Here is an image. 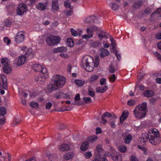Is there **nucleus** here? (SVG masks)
Segmentation results:
<instances>
[{
    "instance_id": "1",
    "label": "nucleus",
    "mask_w": 161,
    "mask_h": 161,
    "mask_svg": "<svg viewBox=\"0 0 161 161\" xmlns=\"http://www.w3.org/2000/svg\"><path fill=\"white\" fill-rule=\"evenodd\" d=\"M148 140L153 145H156L160 142L161 137L158 130L152 128L148 130L147 134H142L140 138V144L143 145Z\"/></svg>"
},
{
    "instance_id": "2",
    "label": "nucleus",
    "mask_w": 161,
    "mask_h": 161,
    "mask_svg": "<svg viewBox=\"0 0 161 161\" xmlns=\"http://www.w3.org/2000/svg\"><path fill=\"white\" fill-rule=\"evenodd\" d=\"M51 81L47 87V92H51L62 87L65 83L66 79L62 75L56 74L52 76Z\"/></svg>"
},
{
    "instance_id": "3",
    "label": "nucleus",
    "mask_w": 161,
    "mask_h": 161,
    "mask_svg": "<svg viewBox=\"0 0 161 161\" xmlns=\"http://www.w3.org/2000/svg\"><path fill=\"white\" fill-rule=\"evenodd\" d=\"M147 104L144 102L136 106L133 111L135 117L137 119H141L145 116L147 113Z\"/></svg>"
},
{
    "instance_id": "4",
    "label": "nucleus",
    "mask_w": 161,
    "mask_h": 161,
    "mask_svg": "<svg viewBox=\"0 0 161 161\" xmlns=\"http://www.w3.org/2000/svg\"><path fill=\"white\" fill-rule=\"evenodd\" d=\"M93 58L92 57L86 55L82 58L81 65L86 71L91 72L93 71Z\"/></svg>"
},
{
    "instance_id": "5",
    "label": "nucleus",
    "mask_w": 161,
    "mask_h": 161,
    "mask_svg": "<svg viewBox=\"0 0 161 161\" xmlns=\"http://www.w3.org/2000/svg\"><path fill=\"white\" fill-rule=\"evenodd\" d=\"M60 40L59 36L51 35L48 36L46 39L47 44L49 46H53L59 43Z\"/></svg>"
},
{
    "instance_id": "6",
    "label": "nucleus",
    "mask_w": 161,
    "mask_h": 161,
    "mask_svg": "<svg viewBox=\"0 0 161 161\" xmlns=\"http://www.w3.org/2000/svg\"><path fill=\"white\" fill-rule=\"evenodd\" d=\"M103 152L102 146L101 145H98L96 147L95 151V156L96 158L93 161H108L105 157H101V154Z\"/></svg>"
},
{
    "instance_id": "7",
    "label": "nucleus",
    "mask_w": 161,
    "mask_h": 161,
    "mask_svg": "<svg viewBox=\"0 0 161 161\" xmlns=\"http://www.w3.org/2000/svg\"><path fill=\"white\" fill-rule=\"evenodd\" d=\"M25 35L24 33L21 31L18 32L15 37L14 41L17 43H22L24 40Z\"/></svg>"
},
{
    "instance_id": "8",
    "label": "nucleus",
    "mask_w": 161,
    "mask_h": 161,
    "mask_svg": "<svg viewBox=\"0 0 161 161\" xmlns=\"http://www.w3.org/2000/svg\"><path fill=\"white\" fill-rule=\"evenodd\" d=\"M27 10V6L24 3L19 4L17 9V13L18 15H23Z\"/></svg>"
},
{
    "instance_id": "9",
    "label": "nucleus",
    "mask_w": 161,
    "mask_h": 161,
    "mask_svg": "<svg viewBox=\"0 0 161 161\" xmlns=\"http://www.w3.org/2000/svg\"><path fill=\"white\" fill-rule=\"evenodd\" d=\"M93 32L92 29L89 28L86 29V34L83 35L82 38L83 39L87 40L92 37L93 35Z\"/></svg>"
},
{
    "instance_id": "10",
    "label": "nucleus",
    "mask_w": 161,
    "mask_h": 161,
    "mask_svg": "<svg viewBox=\"0 0 161 161\" xmlns=\"http://www.w3.org/2000/svg\"><path fill=\"white\" fill-rule=\"evenodd\" d=\"M0 77L2 80L3 83L2 86L1 83L0 82V88L2 86L4 89L6 90L7 87V81L6 77L2 74L0 75Z\"/></svg>"
},
{
    "instance_id": "11",
    "label": "nucleus",
    "mask_w": 161,
    "mask_h": 161,
    "mask_svg": "<svg viewBox=\"0 0 161 161\" xmlns=\"http://www.w3.org/2000/svg\"><path fill=\"white\" fill-rule=\"evenodd\" d=\"M47 5V3H40L36 5V8L39 10L44 11L46 9Z\"/></svg>"
},
{
    "instance_id": "12",
    "label": "nucleus",
    "mask_w": 161,
    "mask_h": 161,
    "mask_svg": "<svg viewBox=\"0 0 161 161\" xmlns=\"http://www.w3.org/2000/svg\"><path fill=\"white\" fill-rule=\"evenodd\" d=\"M59 8L58 0H53L52 3L51 10L52 11H58Z\"/></svg>"
},
{
    "instance_id": "13",
    "label": "nucleus",
    "mask_w": 161,
    "mask_h": 161,
    "mask_svg": "<svg viewBox=\"0 0 161 161\" xmlns=\"http://www.w3.org/2000/svg\"><path fill=\"white\" fill-rule=\"evenodd\" d=\"M27 58L25 55L20 56L18 58L17 65L20 66L23 64L25 63Z\"/></svg>"
},
{
    "instance_id": "14",
    "label": "nucleus",
    "mask_w": 161,
    "mask_h": 161,
    "mask_svg": "<svg viewBox=\"0 0 161 161\" xmlns=\"http://www.w3.org/2000/svg\"><path fill=\"white\" fill-rule=\"evenodd\" d=\"M109 36V35L108 34L103 31H101V33L98 35V37L101 40L103 38L108 39V38Z\"/></svg>"
},
{
    "instance_id": "15",
    "label": "nucleus",
    "mask_w": 161,
    "mask_h": 161,
    "mask_svg": "<svg viewBox=\"0 0 161 161\" xmlns=\"http://www.w3.org/2000/svg\"><path fill=\"white\" fill-rule=\"evenodd\" d=\"M128 112L127 110L124 111L120 117V121L122 123L127 118L128 115Z\"/></svg>"
},
{
    "instance_id": "16",
    "label": "nucleus",
    "mask_w": 161,
    "mask_h": 161,
    "mask_svg": "<svg viewBox=\"0 0 161 161\" xmlns=\"http://www.w3.org/2000/svg\"><path fill=\"white\" fill-rule=\"evenodd\" d=\"M109 54V51L105 49L102 48L100 49V55L101 58L108 55Z\"/></svg>"
},
{
    "instance_id": "17",
    "label": "nucleus",
    "mask_w": 161,
    "mask_h": 161,
    "mask_svg": "<svg viewBox=\"0 0 161 161\" xmlns=\"http://www.w3.org/2000/svg\"><path fill=\"white\" fill-rule=\"evenodd\" d=\"M59 149L60 151H67L69 149V146L66 144H62L59 147Z\"/></svg>"
},
{
    "instance_id": "18",
    "label": "nucleus",
    "mask_w": 161,
    "mask_h": 161,
    "mask_svg": "<svg viewBox=\"0 0 161 161\" xmlns=\"http://www.w3.org/2000/svg\"><path fill=\"white\" fill-rule=\"evenodd\" d=\"M107 89L108 86H107L103 87H98L96 88V91L97 92L102 93L105 92Z\"/></svg>"
},
{
    "instance_id": "19",
    "label": "nucleus",
    "mask_w": 161,
    "mask_h": 161,
    "mask_svg": "<svg viewBox=\"0 0 161 161\" xmlns=\"http://www.w3.org/2000/svg\"><path fill=\"white\" fill-rule=\"evenodd\" d=\"M154 95V92L151 90H146L143 93L144 96L147 97H151L153 96Z\"/></svg>"
},
{
    "instance_id": "20",
    "label": "nucleus",
    "mask_w": 161,
    "mask_h": 161,
    "mask_svg": "<svg viewBox=\"0 0 161 161\" xmlns=\"http://www.w3.org/2000/svg\"><path fill=\"white\" fill-rule=\"evenodd\" d=\"M32 68L35 71L39 72L41 70L42 66L40 64H35L32 65Z\"/></svg>"
},
{
    "instance_id": "21",
    "label": "nucleus",
    "mask_w": 161,
    "mask_h": 161,
    "mask_svg": "<svg viewBox=\"0 0 161 161\" xmlns=\"http://www.w3.org/2000/svg\"><path fill=\"white\" fill-rule=\"evenodd\" d=\"M89 143L87 142H85L82 144L80 147V149L81 151H85L88 149L89 147Z\"/></svg>"
},
{
    "instance_id": "22",
    "label": "nucleus",
    "mask_w": 161,
    "mask_h": 161,
    "mask_svg": "<svg viewBox=\"0 0 161 161\" xmlns=\"http://www.w3.org/2000/svg\"><path fill=\"white\" fill-rule=\"evenodd\" d=\"M41 75L47 78L48 76V73L47 70L46 68H42L41 72Z\"/></svg>"
},
{
    "instance_id": "23",
    "label": "nucleus",
    "mask_w": 161,
    "mask_h": 161,
    "mask_svg": "<svg viewBox=\"0 0 161 161\" xmlns=\"http://www.w3.org/2000/svg\"><path fill=\"white\" fill-rule=\"evenodd\" d=\"M67 50L66 48L64 47H58L57 48H55L53 50V52L57 53L58 52H64Z\"/></svg>"
},
{
    "instance_id": "24",
    "label": "nucleus",
    "mask_w": 161,
    "mask_h": 161,
    "mask_svg": "<svg viewBox=\"0 0 161 161\" xmlns=\"http://www.w3.org/2000/svg\"><path fill=\"white\" fill-rule=\"evenodd\" d=\"M67 50L66 48L64 47H58L57 48H55L53 50V52L57 53L58 52H64Z\"/></svg>"
},
{
    "instance_id": "25",
    "label": "nucleus",
    "mask_w": 161,
    "mask_h": 161,
    "mask_svg": "<svg viewBox=\"0 0 161 161\" xmlns=\"http://www.w3.org/2000/svg\"><path fill=\"white\" fill-rule=\"evenodd\" d=\"M32 50L31 48H29L26 52L25 55L27 57H30V58L32 57L33 54H32Z\"/></svg>"
},
{
    "instance_id": "26",
    "label": "nucleus",
    "mask_w": 161,
    "mask_h": 161,
    "mask_svg": "<svg viewBox=\"0 0 161 161\" xmlns=\"http://www.w3.org/2000/svg\"><path fill=\"white\" fill-rule=\"evenodd\" d=\"M110 41L111 42V45L113 47V49L111 50V52H114L115 50L116 43L112 37H111L110 38Z\"/></svg>"
},
{
    "instance_id": "27",
    "label": "nucleus",
    "mask_w": 161,
    "mask_h": 161,
    "mask_svg": "<svg viewBox=\"0 0 161 161\" xmlns=\"http://www.w3.org/2000/svg\"><path fill=\"white\" fill-rule=\"evenodd\" d=\"M75 83L78 86H81L83 85L85 81L84 80H75Z\"/></svg>"
},
{
    "instance_id": "28",
    "label": "nucleus",
    "mask_w": 161,
    "mask_h": 161,
    "mask_svg": "<svg viewBox=\"0 0 161 161\" xmlns=\"http://www.w3.org/2000/svg\"><path fill=\"white\" fill-rule=\"evenodd\" d=\"M98 76L96 75H92L91 76L88 78V81L90 82L95 81L98 79Z\"/></svg>"
},
{
    "instance_id": "29",
    "label": "nucleus",
    "mask_w": 161,
    "mask_h": 161,
    "mask_svg": "<svg viewBox=\"0 0 161 161\" xmlns=\"http://www.w3.org/2000/svg\"><path fill=\"white\" fill-rule=\"evenodd\" d=\"M6 114V109L4 107H2L0 109V117L3 116Z\"/></svg>"
},
{
    "instance_id": "30",
    "label": "nucleus",
    "mask_w": 161,
    "mask_h": 161,
    "mask_svg": "<svg viewBox=\"0 0 161 161\" xmlns=\"http://www.w3.org/2000/svg\"><path fill=\"white\" fill-rule=\"evenodd\" d=\"M102 115L103 116V117H112L113 119H115L116 118V116L114 115V114H113V116L112 115V114H111L110 113L106 112L104 113Z\"/></svg>"
},
{
    "instance_id": "31",
    "label": "nucleus",
    "mask_w": 161,
    "mask_h": 161,
    "mask_svg": "<svg viewBox=\"0 0 161 161\" xmlns=\"http://www.w3.org/2000/svg\"><path fill=\"white\" fill-rule=\"evenodd\" d=\"M67 43L69 47H72L74 45V42L73 39L70 38H69L67 39Z\"/></svg>"
},
{
    "instance_id": "32",
    "label": "nucleus",
    "mask_w": 161,
    "mask_h": 161,
    "mask_svg": "<svg viewBox=\"0 0 161 161\" xmlns=\"http://www.w3.org/2000/svg\"><path fill=\"white\" fill-rule=\"evenodd\" d=\"M30 105L31 107L35 109L38 108L39 106V104L38 103L35 102H31L30 103Z\"/></svg>"
},
{
    "instance_id": "33",
    "label": "nucleus",
    "mask_w": 161,
    "mask_h": 161,
    "mask_svg": "<svg viewBox=\"0 0 161 161\" xmlns=\"http://www.w3.org/2000/svg\"><path fill=\"white\" fill-rule=\"evenodd\" d=\"M132 139V136L130 135H129L126 136L125 139V142L126 144H129L130 143V141Z\"/></svg>"
},
{
    "instance_id": "34",
    "label": "nucleus",
    "mask_w": 161,
    "mask_h": 161,
    "mask_svg": "<svg viewBox=\"0 0 161 161\" xmlns=\"http://www.w3.org/2000/svg\"><path fill=\"white\" fill-rule=\"evenodd\" d=\"M3 70L5 73L8 74L11 72V69L8 65L4 66L3 67Z\"/></svg>"
},
{
    "instance_id": "35",
    "label": "nucleus",
    "mask_w": 161,
    "mask_h": 161,
    "mask_svg": "<svg viewBox=\"0 0 161 161\" xmlns=\"http://www.w3.org/2000/svg\"><path fill=\"white\" fill-rule=\"evenodd\" d=\"M46 78L45 77H44L40 75H39L35 78V80L37 82L44 81L45 80Z\"/></svg>"
},
{
    "instance_id": "36",
    "label": "nucleus",
    "mask_w": 161,
    "mask_h": 161,
    "mask_svg": "<svg viewBox=\"0 0 161 161\" xmlns=\"http://www.w3.org/2000/svg\"><path fill=\"white\" fill-rule=\"evenodd\" d=\"M97 139V136L95 135H93L88 137V140L89 142L92 143L96 141Z\"/></svg>"
},
{
    "instance_id": "37",
    "label": "nucleus",
    "mask_w": 161,
    "mask_h": 161,
    "mask_svg": "<svg viewBox=\"0 0 161 161\" xmlns=\"http://www.w3.org/2000/svg\"><path fill=\"white\" fill-rule=\"evenodd\" d=\"M142 2L141 1L137 2L133 4V7L136 8H139L142 5Z\"/></svg>"
},
{
    "instance_id": "38",
    "label": "nucleus",
    "mask_w": 161,
    "mask_h": 161,
    "mask_svg": "<svg viewBox=\"0 0 161 161\" xmlns=\"http://www.w3.org/2000/svg\"><path fill=\"white\" fill-rule=\"evenodd\" d=\"M9 60L7 58H5L1 60V63L4 66L8 65Z\"/></svg>"
},
{
    "instance_id": "39",
    "label": "nucleus",
    "mask_w": 161,
    "mask_h": 161,
    "mask_svg": "<svg viewBox=\"0 0 161 161\" xmlns=\"http://www.w3.org/2000/svg\"><path fill=\"white\" fill-rule=\"evenodd\" d=\"M73 154L71 153H66L64 155V158L66 160H69L73 157Z\"/></svg>"
},
{
    "instance_id": "40",
    "label": "nucleus",
    "mask_w": 161,
    "mask_h": 161,
    "mask_svg": "<svg viewBox=\"0 0 161 161\" xmlns=\"http://www.w3.org/2000/svg\"><path fill=\"white\" fill-rule=\"evenodd\" d=\"M47 156L48 159L50 161L54 160L56 157V155L55 154H48Z\"/></svg>"
},
{
    "instance_id": "41",
    "label": "nucleus",
    "mask_w": 161,
    "mask_h": 161,
    "mask_svg": "<svg viewBox=\"0 0 161 161\" xmlns=\"http://www.w3.org/2000/svg\"><path fill=\"white\" fill-rule=\"evenodd\" d=\"M113 159L114 161H121V156L120 155L117 154L114 157Z\"/></svg>"
},
{
    "instance_id": "42",
    "label": "nucleus",
    "mask_w": 161,
    "mask_h": 161,
    "mask_svg": "<svg viewBox=\"0 0 161 161\" xmlns=\"http://www.w3.org/2000/svg\"><path fill=\"white\" fill-rule=\"evenodd\" d=\"M84 157L86 159H89L91 158L92 156V154L90 151H88L84 153Z\"/></svg>"
},
{
    "instance_id": "43",
    "label": "nucleus",
    "mask_w": 161,
    "mask_h": 161,
    "mask_svg": "<svg viewBox=\"0 0 161 161\" xmlns=\"http://www.w3.org/2000/svg\"><path fill=\"white\" fill-rule=\"evenodd\" d=\"M94 17L93 16L89 17L86 18L84 22L86 23H89L90 22H93V19Z\"/></svg>"
},
{
    "instance_id": "44",
    "label": "nucleus",
    "mask_w": 161,
    "mask_h": 161,
    "mask_svg": "<svg viewBox=\"0 0 161 161\" xmlns=\"http://www.w3.org/2000/svg\"><path fill=\"white\" fill-rule=\"evenodd\" d=\"M54 97L57 99L62 98V92H58L56 93L54 95Z\"/></svg>"
},
{
    "instance_id": "45",
    "label": "nucleus",
    "mask_w": 161,
    "mask_h": 161,
    "mask_svg": "<svg viewBox=\"0 0 161 161\" xmlns=\"http://www.w3.org/2000/svg\"><path fill=\"white\" fill-rule=\"evenodd\" d=\"M64 5L66 8H69L70 9L73 8V7H71L70 3L69 0H66L64 2Z\"/></svg>"
},
{
    "instance_id": "46",
    "label": "nucleus",
    "mask_w": 161,
    "mask_h": 161,
    "mask_svg": "<svg viewBox=\"0 0 161 161\" xmlns=\"http://www.w3.org/2000/svg\"><path fill=\"white\" fill-rule=\"evenodd\" d=\"M83 99L86 103H90L92 102V100L91 98L89 97H84Z\"/></svg>"
},
{
    "instance_id": "47",
    "label": "nucleus",
    "mask_w": 161,
    "mask_h": 161,
    "mask_svg": "<svg viewBox=\"0 0 161 161\" xmlns=\"http://www.w3.org/2000/svg\"><path fill=\"white\" fill-rule=\"evenodd\" d=\"M108 70L109 72L111 73H114L116 71V69H115L112 64H111L109 67Z\"/></svg>"
},
{
    "instance_id": "48",
    "label": "nucleus",
    "mask_w": 161,
    "mask_h": 161,
    "mask_svg": "<svg viewBox=\"0 0 161 161\" xmlns=\"http://www.w3.org/2000/svg\"><path fill=\"white\" fill-rule=\"evenodd\" d=\"M36 0H26V3L28 5L31 6L34 4L36 2Z\"/></svg>"
},
{
    "instance_id": "49",
    "label": "nucleus",
    "mask_w": 161,
    "mask_h": 161,
    "mask_svg": "<svg viewBox=\"0 0 161 161\" xmlns=\"http://www.w3.org/2000/svg\"><path fill=\"white\" fill-rule=\"evenodd\" d=\"M119 151L122 153L125 152L127 150L126 147L123 146H120L119 147Z\"/></svg>"
},
{
    "instance_id": "50",
    "label": "nucleus",
    "mask_w": 161,
    "mask_h": 161,
    "mask_svg": "<svg viewBox=\"0 0 161 161\" xmlns=\"http://www.w3.org/2000/svg\"><path fill=\"white\" fill-rule=\"evenodd\" d=\"M93 70L95 67H97L99 65V59L97 58L95 59V62H93Z\"/></svg>"
},
{
    "instance_id": "51",
    "label": "nucleus",
    "mask_w": 161,
    "mask_h": 161,
    "mask_svg": "<svg viewBox=\"0 0 161 161\" xmlns=\"http://www.w3.org/2000/svg\"><path fill=\"white\" fill-rule=\"evenodd\" d=\"M153 53L156 58L161 60V55L159 53L157 52H153Z\"/></svg>"
},
{
    "instance_id": "52",
    "label": "nucleus",
    "mask_w": 161,
    "mask_h": 161,
    "mask_svg": "<svg viewBox=\"0 0 161 161\" xmlns=\"http://www.w3.org/2000/svg\"><path fill=\"white\" fill-rule=\"evenodd\" d=\"M70 31L71 32V35L74 36H76L78 35L77 31L75 30L73 28L71 29Z\"/></svg>"
},
{
    "instance_id": "53",
    "label": "nucleus",
    "mask_w": 161,
    "mask_h": 161,
    "mask_svg": "<svg viewBox=\"0 0 161 161\" xmlns=\"http://www.w3.org/2000/svg\"><path fill=\"white\" fill-rule=\"evenodd\" d=\"M111 7L113 10L115 11L118 8V6L116 3H112Z\"/></svg>"
},
{
    "instance_id": "54",
    "label": "nucleus",
    "mask_w": 161,
    "mask_h": 161,
    "mask_svg": "<svg viewBox=\"0 0 161 161\" xmlns=\"http://www.w3.org/2000/svg\"><path fill=\"white\" fill-rule=\"evenodd\" d=\"M11 21L9 19H5L4 21V25L7 26H10L11 24Z\"/></svg>"
},
{
    "instance_id": "55",
    "label": "nucleus",
    "mask_w": 161,
    "mask_h": 161,
    "mask_svg": "<svg viewBox=\"0 0 161 161\" xmlns=\"http://www.w3.org/2000/svg\"><path fill=\"white\" fill-rule=\"evenodd\" d=\"M52 106V104L50 102L47 103L46 105V109L49 110L51 108Z\"/></svg>"
},
{
    "instance_id": "56",
    "label": "nucleus",
    "mask_w": 161,
    "mask_h": 161,
    "mask_svg": "<svg viewBox=\"0 0 161 161\" xmlns=\"http://www.w3.org/2000/svg\"><path fill=\"white\" fill-rule=\"evenodd\" d=\"M72 9H70V10L67 11L66 13V14L68 16H71L73 13V11L72 10Z\"/></svg>"
},
{
    "instance_id": "57",
    "label": "nucleus",
    "mask_w": 161,
    "mask_h": 161,
    "mask_svg": "<svg viewBox=\"0 0 161 161\" xmlns=\"http://www.w3.org/2000/svg\"><path fill=\"white\" fill-rule=\"evenodd\" d=\"M70 97V96L67 93H64L62 92V98H69Z\"/></svg>"
},
{
    "instance_id": "58",
    "label": "nucleus",
    "mask_w": 161,
    "mask_h": 161,
    "mask_svg": "<svg viewBox=\"0 0 161 161\" xmlns=\"http://www.w3.org/2000/svg\"><path fill=\"white\" fill-rule=\"evenodd\" d=\"M135 101L133 100H130L128 102V104L130 106H132L135 104Z\"/></svg>"
},
{
    "instance_id": "59",
    "label": "nucleus",
    "mask_w": 161,
    "mask_h": 161,
    "mask_svg": "<svg viewBox=\"0 0 161 161\" xmlns=\"http://www.w3.org/2000/svg\"><path fill=\"white\" fill-rule=\"evenodd\" d=\"M106 80L105 78H102L100 80V84L101 85L106 84Z\"/></svg>"
},
{
    "instance_id": "60",
    "label": "nucleus",
    "mask_w": 161,
    "mask_h": 161,
    "mask_svg": "<svg viewBox=\"0 0 161 161\" xmlns=\"http://www.w3.org/2000/svg\"><path fill=\"white\" fill-rule=\"evenodd\" d=\"M4 42L6 43L7 44H9L10 42V40L7 37H5L3 39Z\"/></svg>"
},
{
    "instance_id": "61",
    "label": "nucleus",
    "mask_w": 161,
    "mask_h": 161,
    "mask_svg": "<svg viewBox=\"0 0 161 161\" xmlns=\"http://www.w3.org/2000/svg\"><path fill=\"white\" fill-rule=\"evenodd\" d=\"M116 78V77L115 75L114 74H113L112 76L109 78L110 81L111 82H114Z\"/></svg>"
},
{
    "instance_id": "62",
    "label": "nucleus",
    "mask_w": 161,
    "mask_h": 161,
    "mask_svg": "<svg viewBox=\"0 0 161 161\" xmlns=\"http://www.w3.org/2000/svg\"><path fill=\"white\" fill-rule=\"evenodd\" d=\"M103 47L105 48H108L109 47L110 44L109 43L107 42V41L103 42Z\"/></svg>"
},
{
    "instance_id": "63",
    "label": "nucleus",
    "mask_w": 161,
    "mask_h": 161,
    "mask_svg": "<svg viewBox=\"0 0 161 161\" xmlns=\"http://www.w3.org/2000/svg\"><path fill=\"white\" fill-rule=\"evenodd\" d=\"M155 38L158 39H161V32L157 33L156 35Z\"/></svg>"
},
{
    "instance_id": "64",
    "label": "nucleus",
    "mask_w": 161,
    "mask_h": 161,
    "mask_svg": "<svg viewBox=\"0 0 161 161\" xmlns=\"http://www.w3.org/2000/svg\"><path fill=\"white\" fill-rule=\"evenodd\" d=\"M88 94L91 97H94L95 96V93L94 92L91 90L88 91Z\"/></svg>"
}]
</instances>
